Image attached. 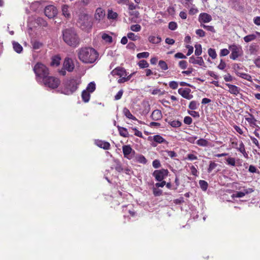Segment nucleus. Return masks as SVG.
Segmentation results:
<instances>
[{
    "label": "nucleus",
    "instance_id": "nucleus-1",
    "mask_svg": "<svg viewBox=\"0 0 260 260\" xmlns=\"http://www.w3.org/2000/svg\"><path fill=\"white\" fill-rule=\"evenodd\" d=\"M62 39L68 46L76 48L80 43V39L77 30L73 27L63 29L62 30Z\"/></svg>",
    "mask_w": 260,
    "mask_h": 260
},
{
    "label": "nucleus",
    "instance_id": "nucleus-2",
    "mask_svg": "<svg viewBox=\"0 0 260 260\" xmlns=\"http://www.w3.org/2000/svg\"><path fill=\"white\" fill-rule=\"evenodd\" d=\"M77 52L79 59L84 63H92L99 57L98 52L90 47L81 48Z\"/></svg>",
    "mask_w": 260,
    "mask_h": 260
},
{
    "label": "nucleus",
    "instance_id": "nucleus-3",
    "mask_svg": "<svg viewBox=\"0 0 260 260\" xmlns=\"http://www.w3.org/2000/svg\"><path fill=\"white\" fill-rule=\"evenodd\" d=\"M80 83V81L77 78L64 80L59 91L66 95H71L76 91Z\"/></svg>",
    "mask_w": 260,
    "mask_h": 260
},
{
    "label": "nucleus",
    "instance_id": "nucleus-4",
    "mask_svg": "<svg viewBox=\"0 0 260 260\" xmlns=\"http://www.w3.org/2000/svg\"><path fill=\"white\" fill-rule=\"evenodd\" d=\"M33 70L36 75V79L38 82H42L45 78L49 75L48 68L42 63H37L34 66Z\"/></svg>",
    "mask_w": 260,
    "mask_h": 260
},
{
    "label": "nucleus",
    "instance_id": "nucleus-5",
    "mask_svg": "<svg viewBox=\"0 0 260 260\" xmlns=\"http://www.w3.org/2000/svg\"><path fill=\"white\" fill-rule=\"evenodd\" d=\"M46 87L51 89L57 88L60 83V80L54 76H49V75L45 78L44 80L41 82Z\"/></svg>",
    "mask_w": 260,
    "mask_h": 260
},
{
    "label": "nucleus",
    "instance_id": "nucleus-6",
    "mask_svg": "<svg viewBox=\"0 0 260 260\" xmlns=\"http://www.w3.org/2000/svg\"><path fill=\"white\" fill-rule=\"evenodd\" d=\"M82 29H88L91 27L92 23L88 15L83 14L79 17L78 22Z\"/></svg>",
    "mask_w": 260,
    "mask_h": 260
},
{
    "label": "nucleus",
    "instance_id": "nucleus-7",
    "mask_svg": "<svg viewBox=\"0 0 260 260\" xmlns=\"http://www.w3.org/2000/svg\"><path fill=\"white\" fill-rule=\"evenodd\" d=\"M229 48L231 51V59L236 60L242 55V47L240 45L233 44L229 46Z\"/></svg>",
    "mask_w": 260,
    "mask_h": 260
},
{
    "label": "nucleus",
    "instance_id": "nucleus-8",
    "mask_svg": "<svg viewBox=\"0 0 260 260\" xmlns=\"http://www.w3.org/2000/svg\"><path fill=\"white\" fill-rule=\"evenodd\" d=\"M58 11L56 7L52 5H49L45 7L44 13L49 18H53L57 15Z\"/></svg>",
    "mask_w": 260,
    "mask_h": 260
},
{
    "label": "nucleus",
    "instance_id": "nucleus-9",
    "mask_svg": "<svg viewBox=\"0 0 260 260\" xmlns=\"http://www.w3.org/2000/svg\"><path fill=\"white\" fill-rule=\"evenodd\" d=\"M253 189L251 188H244L242 191H235L232 195L233 199L235 198H242L246 194L251 193L253 191Z\"/></svg>",
    "mask_w": 260,
    "mask_h": 260
},
{
    "label": "nucleus",
    "instance_id": "nucleus-10",
    "mask_svg": "<svg viewBox=\"0 0 260 260\" xmlns=\"http://www.w3.org/2000/svg\"><path fill=\"white\" fill-rule=\"evenodd\" d=\"M178 93L184 98L190 100L193 98V95L190 94L191 89L189 88H180L178 90Z\"/></svg>",
    "mask_w": 260,
    "mask_h": 260
},
{
    "label": "nucleus",
    "instance_id": "nucleus-11",
    "mask_svg": "<svg viewBox=\"0 0 260 260\" xmlns=\"http://www.w3.org/2000/svg\"><path fill=\"white\" fill-rule=\"evenodd\" d=\"M169 173L167 169H161L159 170H155L153 173V176L155 179H164V177L168 175Z\"/></svg>",
    "mask_w": 260,
    "mask_h": 260
},
{
    "label": "nucleus",
    "instance_id": "nucleus-12",
    "mask_svg": "<svg viewBox=\"0 0 260 260\" xmlns=\"http://www.w3.org/2000/svg\"><path fill=\"white\" fill-rule=\"evenodd\" d=\"M64 68L69 72H72L74 69V64L71 58H66L63 62Z\"/></svg>",
    "mask_w": 260,
    "mask_h": 260
},
{
    "label": "nucleus",
    "instance_id": "nucleus-13",
    "mask_svg": "<svg viewBox=\"0 0 260 260\" xmlns=\"http://www.w3.org/2000/svg\"><path fill=\"white\" fill-rule=\"evenodd\" d=\"M111 74L114 76L115 75L119 76V77L126 76L127 73L126 70L121 67H117L111 72Z\"/></svg>",
    "mask_w": 260,
    "mask_h": 260
},
{
    "label": "nucleus",
    "instance_id": "nucleus-14",
    "mask_svg": "<svg viewBox=\"0 0 260 260\" xmlns=\"http://www.w3.org/2000/svg\"><path fill=\"white\" fill-rule=\"evenodd\" d=\"M189 62L192 64H199V66L206 67V66H205L204 61L202 57L197 56L196 57L193 55L189 57Z\"/></svg>",
    "mask_w": 260,
    "mask_h": 260
},
{
    "label": "nucleus",
    "instance_id": "nucleus-15",
    "mask_svg": "<svg viewBox=\"0 0 260 260\" xmlns=\"http://www.w3.org/2000/svg\"><path fill=\"white\" fill-rule=\"evenodd\" d=\"M105 16V12L102 8H98L96 9L94 14V18L96 20L100 22Z\"/></svg>",
    "mask_w": 260,
    "mask_h": 260
},
{
    "label": "nucleus",
    "instance_id": "nucleus-16",
    "mask_svg": "<svg viewBox=\"0 0 260 260\" xmlns=\"http://www.w3.org/2000/svg\"><path fill=\"white\" fill-rule=\"evenodd\" d=\"M199 19L200 22L208 23L212 20V17L207 13H202L200 14Z\"/></svg>",
    "mask_w": 260,
    "mask_h": 260
},
{
    "label": "nucleus",
    "instance_id": "nucleus-17",
    "mask_svg": "<svg viewBox=\"0 0 260 260\" xmlns=\"http://www.w3.org/2000/svg\"><path fill=\"white\" fill-rule=\"evenodd\" d=\"M162 116L161 111L158 109L154 110L151 115V119L154 121L161 119Z\"/></svg>",
    "mask_w": 260,
    "mask_h": 260
},
{
    "label": "nucleus",
    "instance_id": "nucleus-18",
    "mask_svg": "<svg viewBox=\"0 0 260 260\" xmlns=\"http://www.w3.org/2000/svg\"><path fill=\"white\" fill-rule=\"evenodd\" d=\"M225 85L229 87V91L231 93L237 95L239 93L240 88L238 86L229 83L225 84Z\"/></svg>",
    "mask_w": 260,
    "mask_h": 260
},
{
    "label": "nucleus",
    "instance_id": "nucleus-19",
    "mask_svg": "<svg viewBox=\"0 0 260 260\" xmlns=\"http://www.w3.org/2000/svg\"><path fill=\"white\" fill-rule=\"evenodd\" d=\"M123 112L124 115L127 118L131 119H133V120H137V121H138L140 123H142V122L141 121L138 120L134 116H133L131 114V112L129 111V110L127 108H123Z\"/></svg>",
    "mask_w": 260,
    "mask_h": 260
},
{
    "label": "nucleus",
    "instance_id": "nucleus-20",
    "mask_svg": "<svg viewBox=\"0 0 260 260\" xmlns=\"http://www.w3.org/2000/svg\"><path fill=\"white\" fill-rule=\"evenodd\" d=\"M153 140L156 143L158 144L168 143V142L165 139H164L161 136L158 135L154 136L153 137Z\"/></svg>",
    "mask_w": 260,
    "mask_h": 260
},
{
    "label": "nucleus",
    "instance_id": "nucleus-21",
    "mask_svg": "<svg viewBox=\"0 0 260 260\" xmlns=\"http://www.w3.org/2000/svg\"><path fill=\"white\" fill-rule=\"evenodd\" d=\"M81 97L84 102L87 103L89 102L90 98V93L87 90H84L82 92Z\"/></svg>",
    "mask_w": 260,
    "mask_h": 260
},
{
    "label": "nucleus",
    "instance_id": "nucleus-22",
    "mask_svg": "<svg viewBox=\"0 0 260 260\" xmlns=\"http://www.w3.org/2000/svg\"><path fill=\"white\" fill-rule=\"evenodd\" d=\"M217 167V164H216L214 161H211L210 162L209 166L208 169V172L209 173H211L212 172H216V171H217L218 170V169L216 168Z\"/></svg>",
    "mask_w": 260,
    "mask_h": 260
},
{
    "label": "nucleus",
    "instance_id": "nucleus-23",
    "mask_svg": "<svg viewBox=\"0 0 260 260\" xmlns=\"http://www.w3.org/2000/svg\"><path fill=\"white\" fill-rule=\"evenodd\" d=\"M124 157L128 158V155L132 152V148L129 145H124L122 147Z\"/></svg>",
    "mask_w": 260,
    "mask_h": 260
},
{
    "label": "nucleus",
    "instance_id": "nucleus-24",
    "mask_svg": "<svg viewBox=\"0 0 260 260\" xmlns=\"http://www.w3.org/2000/svg\"><path fill=\"white\" fill-rule=\"evenodd\" d=\"M117 128L120 136L125 138L128 137L129 135L126 128L120 126H118Z\"/></svg>",
    "mask_w": 260,
    "mask_h": 260
},
{
    "label": "nucleus",
    "instance_id": "nucleus-25",
    "mask_svg": "<svg viewBox=\"0 0 260 260\" xmlns=\"http://www.w3.org/2000/svg\"><path fill=\"white\" fill-rule=\"evenodd\" d=\"M235 73L238 76H239L243 79H246L249 81H250L251 80V77L249 74H247L246 73H241L238 71H235Z\"/></svg>",
    "mask_w": 260,
    "mask_h": 260
},
{
    "label": "nucleus",
    "instance_id": "nucleus-26",
    "mask_svg": "<svg viewBox=\"0 0 260 260\" xmlns=\"http://www.w3.org/2000/svg\"><path fill=\"white\" fill-rule=\"evenodd\" d=\"M248 113V115L250 116V117H246L245 120L250 125H256V119L254 118V116L252 114L249 113Z\"/></svg>",
    "mask_w": 260,
    "mask_h": 260
},
{
    "label": "nucleus",
    "instance_id": "nucleus-27",
    "mask_svg": "<svg viewBox=\"0 0 260 260\" xmlns=\"http://www.w3.org/2000/svg\"><path fill=\"white\" fill-rule=\"evenodd\" d=\"M13 46L14 50L18 53H20L22 52L23 48L22 46L18 42H13Z\"/></svg>",
    "mask_w": 260,
    "mask_h": 260
},
{
    "label": "nucleus",
    "instance_id": "nucleus-28",
    "mask_svg": "<svg viewBox=\"0 0 260 260\" xmlns=\"http://www.w3.org/2000/svg\"><path fill=\"white\" fill-rule=\"evenodd\" d=\"M149 41L153 44H158L161 41L160 37L150 36L148 38Z\"/></svg>",
    "mask_w": 260,
    "mask_h": 260
},
{
    "label": "nucleus",
    "instance_id": "nucleus-29",
    "mask_svg": "<svg viewBox=\"0 0 260 260\" xmlns=\"http://www.w3.org/2000/svg\"><path fill=\"white\" fill-rule=\"evenodd\" d=\"M118 17V14L113 12L112 10H108L107 17L109 19H115Z\"/></svg>",
    "mask_w": 260,
    "mask_h": 260
},
{
    "label": "nucleus",
    "instance_id": "nucleus-30",
    "mask_svg": "<svg viewBox=\"0 0 260 260\" xmlns=\"http://www.w3.org/2000/svg\"><path fill=\"white\" fill-rule=\"evenodd\" d=\"M166 121L168 122L173 127H180L182 124L181 121L179 120L168 121V119H166Z\"/></svg>",
    "mask_w": 260,
    "mask_h": 260
},
{
    "label": "nucleus",
    "instance_id": "nucleus-31",
    "mask_svg": "<svg viewBox=\"0 0 260 260\" xmlns=\"http://www.w3.org/2000/svg\"><path fill=\"white\" fill-rule=\"evenodd\" d=\"M136 160L141 164H145L147 162V159L146 158L141 154H139L136 156Z\"/></svg>",
    "mask_w": 260,
    "mask_h": 260
},
{
    "label": "nucleus",
    "instance_id": "nucleus-32",
    "mask_svg": "<svg viewBox=\"0 0 260 260\" xmlns=\"http://www.w3.org/2000/svg\"><path fill=\"white\" fill-rule=\"evenodd\" d=\"M98 145L105 150H108L110 149V145L108 142L100 141L98 144Z\"/></svg>",
    "mask_w": 260,
    "mask_h": 260
},
{
    "label": "nucleus",
    "instance_id": "nucleus-33",
    "mask_svg": "<svg viewBox=\"0 0 260 260\" xmlns=\"http://www.w3.org/2000/svg\"><path fill=\"white\" fill-rule=\"evenodd\" d=\"M95 89V84L93 82L89 83L86 88V90L88 92L92 93Z\"/></svg>",
    "mask_w": 260,
    "mask_h": 260
},
{
    "label": "nucleus",
    "instance_id": "nucleus-34",
    "mask_svg": "<svg viewBox=\"0 0 260 260\" xmlns=\"http://www.w3.org/2000/svg\"><path fill=\"white\" fill-rule=\"evenodd\" d=\"M69 7L68 6L66 5H64L62 6V14L66 17H69L70 16V14L69 12Z\"/></svg>",
    "mask_w": 260,
    "mask_h": 260
},
{
    "label": "nucleus",
    "instance_id": "nucleus-35",
    "mask_svg": "<svg viewBox=\"0 0 260 260\" xmlns=\"http://www.w3.org/2000/svg\"><path fill=\"white\" fill-rule=\"evenodd\" d=\"M195 51L194 54L196 56H199L202 53V46L200 44H197L194 46Z\"/></svg>",
    "mask_w": 260,
    "mask_h": 260
},
{
    "label": "nucleus",
    "instance_id": "nucleus-36",
    "mask_svg": "<svg viewBox=\"0 0 260 260\" xmlns=\"http://www.w3.org/2000/svg\"><path fill=\"white\" fill-rule=\"evenodd\" d=\"M152 190L153 194L155 197L160 196L162 194V191L155 186H153Z\"/></svg>",
    "mask_w": 260,
    "mask_h": 260
},
{
    "label": "nucleus",
    "instance_id": "nucleus-37",
    "mask_svg": "<svg viewBox=\"0 0 260 260\" xmlns=\"http://www.w3.org/2000/svg\"><path fill=\"white\" fill-rule=\"evenodd\" d=\"M36 22L38 25L42 26L43 27H46L47 26L48 24L46 20H45L43 18L39 17L36 19Z\"/></svg>",
    "mask_w": 260,
    "mask_h": 260
},
{
    "label": "nucleus",
    "instance_id": "nucleus-38",
    "mask_svg": "<svg viewBox=\"0 0 260 260\" xmlns=\"http://www.w3.org/2000/svg\"><path fill=\"white\" fill-rule=\"evenodd\" d=\"M200 104L195 101H192L190 102L189 105V108L191 110H194L198 108V106Z\"/></svg>",
    "mask_w": 260,
    "mask_h": 260
},
{
    "label": "nucleus",
    "instance_id": "nucleus-39",
    "mask_svg": "<svg viewBox=\"0 0 260 260\" xmlns=\"http://www.w3.org/2000/svg\"><path fill=\"white\" fill-rule=\"evenodd\" d=\"M199 184L203 190L205 191L207 190L208 184L206 181L204 180H200Z\"/></svg>",
    "mask_w": 260,
    "mask_h": 260
},
{
    "label": "nucleus",
    "instance_id": "nucleus-40",
    "mask_svg": "<svg viewBox=\"0 0 260 260\" xmlns=\"http://www.w3.org/2000/svg\"><path fill=\"white\" fill-rule=\"evenodd\" d=\"M256 36L255 35L251 34L247 35L244 37V40L245 42H249L255 39Z\"/></svg>",
    "mask_w": 260,
    "mask_h": 260
},
{
    "label": "nucleus",
    "instance_id": "nucleus-41",
    "mask_svg": "<svg viewBox=\"0 0 260 260\" xmlns=\"http://www.w3.org/2000/svg\"><path fill=\"white\" fill-rule=\"evenodd\" d=\"M60 58L59 57L55 56L52 58V61H51L50 64L51 66H57L60 63Z\"/></svg>",
    "mask_w": 260,
    "mask_h": 260
},
{
    "label": "nucleus",
    "instance_id": "nucleus-42",
    "mask_svg": "<svg viewBox=\"0 0 260 260\" xmlns=\"http://www.w3.org/2000/svg\"><path fill=\"white\" fill-rule=\"evenodd\" d=\"M31 44L33 49L36 50L40 49L43 46L42 43L37 41L31 42Z\"/></svg>",
    "mask_w": 260,
    "mask_h": 260
},
{
    "label": "nucleus",
    "instance_id": "nucleus-43",
    "mask_svg": "<svg viewBox=\"0 0 260 260\" xmlns=\"http://www.w3.org/2000/svg\"><path fill=\"white\" fill-rule=\"evenodd\" d=\"M209 55L212 58L215 59L216 58L217 54L214 49L209 48L208 50Z\"/></svg>",
    "mask_w": 260,
    "mask_h": 260
},
{
    "label": "nucleus",
    "instance_id": "nucleus-44",
    "mask_svg": "<svg viewBox=\"0 0 260 260\" xmlns=\"http://www.w3.org/2000/svg\"><path fill=\"white\" fill-rule=\"evenodd\" d=\"M139 67L141 69L146 68L149 67V63L145 60H141L138 63Z\"/></svg>",
    "mask_w": 260,
    "mask_h": 260
},
{
    "label": "nucleus",
    "instance_id": "nucleus-45",
    "mask_svg": "<svg viewBox=\"0 0 260 260\" xmlns=\"http://www.w3.org/2000/svg\"><path fill=\"white\" fill-rule=\"evenodd\" d=\"M102 39L106 42L111 43L112 42V38L111 36L108 35L107 34H103L102 36Z\"/></svg>",
    "mask_w": 260,
    "mask_h": 260
},
{
    "label": "nucleus",
    "instance_id": "nucleus-46",
    "mask_svg": "<svg viewBox=\"0 0 260 260\" xmlns=\"http://www.w3.org/2000/svg\"><path fill=\"white\" fill-rule=\"evenodd\" d=\"M127 37L128 39L132 41H136L140 39V37L133 32H129L127 35Z\"/></svg>",
    "mask_w": 260,
    "mask_h": 260
},
{
    "label": "nucleus",
    "instance_id": "nucleus-47",
    "mask_svg": "<svg viewBox=\"0 0 260 260\" xmlns=\"http://www.w3.org/2000/svg\"><path fill=\"white\" fill-rule=\"evenodd\" d=\"M158 66L162 70H167L168 69L167 64L164 60H160L158 62Z\"/></svg>",
    "mask_w": 260,
    "mask_h": 260
},
{
    "label": "nucleus",
    "instance_id": "nucleus-48",
    "mask_svg": "<svg viewBox=\"0 0 260 260\" xmlns=\"http://www.w3.org/2000/svg\"><path fill=\"white\" fill-rule=\"evenodd\" d=\"M225 160L226 161V163L229 165H231L232 166H235V159L233 157H228L225 159Z\"/></svg>",
    "mask_w": 260,
    "mask_h": 260
},
{
    "label": "nucleus",
    "instance_id": "nucleus-49",
    "mask_svg": "<svg viewBox=\"0 0 260 260\" xmlns=\"http://www.w3.org/2000/svg\"><path fill=\"white\" fill-rule=\"evenodd\" d=\"M141 29V26L139 24H134L131 26V30L133 31L138 32L140 31Z\"/></svg>",
    "mask_w": 260,
    "mask_h": 260
},
{
    "label": "nucleus",
    "instance_id": "nucleus-50",
    "mask_svg": "<svg viewBox=\"0 0 260 260\" xmlns=\"http://www.w3.org/2000/svg\"><path fill=\"white\" fill-rule=\"evenodd\" d=\"M197 144L200 146H206L208 144V141L203 139H200L197 141Z\"/></svg>",
    "mask_w": 260,
    "mask_h": 260
},
{
    "label": "nucleus",
    "instance_id": "nucleus-51",
    "mask_svg": "<svg viewBox=\"0 0 260 260\" xmlns=\"http://www.w3.org/2000/svg\"><path fill=\"white\" fill-rule=\"evenodd\" d=\"M149 55V53L147 52H144L137 54V57L139 58H147Z\"/></svg>",
    "mask_w": 260,
    "mask_h": 260
},
{
    "label": "nucleus",
    "instance_id": "nucleus-52",
    "mask_svg": "<svg viewBox=\"0 0 260 260\" xmlns=\"http://www.w3.org/2000/svg\"><path fill=\"white\" fill-rule=\"evenodd\" d=\"M168 27L172 30H175L177 27V24L175 22L171 21L169 23Z\"/></svg>",
    "mask_w": 260,
    "mask_h": 260
},
{
    "label": "nucleus",
    "instance_id": "nucleus-53",
    "mask_svg": "<svg viewBox=\"0 0 260 260\" xmlns=\"http://www.w3.org/2000/svg\"><path fill=\"white\" fill-rule=\"evenodd\" d=\"M169 85L170 87L173 89H175L177 88L178 86V83L176 81H171L170 82Z\"/></svg>",
    "mask_w": 260,
    "mask_h": 260
},
{
    "label": "nucleus",
    "instance_id": "nucleus-54",
    "mask_svg": "<svg viewBox=\"0 0 260 260\" xmlns=\"http://www.w3.org/2000/svg\"><path fill=\"white\" fill-rule=\"evenodd\" d=\"M179 66L182 69H185L187 68V62L185 60H181L179 62Z\"/></svg>",
    "mask_w": 260,
    "mask_h": 260
},
{
    "label": "nucleus",
    "instance_id": "nucleus-55",
    "mask_svg": "<svg viewBox=\"0 0 260 260\" xmlns=\"http://www.w3.org/2000/svg\"><path fill=\"white\" fill-rule=\"evenodd\" d=\"M197 159H198L197 156L194 155L193 154H187L186 157L185 158V159H188L190 160H197Z\"/></svg>",
    "mask_w": 260,
    "mask_h": 260
},
{
    "label": "nucleus",
    "instance_id": "nucleus-56",
    "mask_svg": "<svg viewBox=\"0 0 260 260\" xmlns=\"http://www.w3.org/2000/svg\"><path fill=\"white\" fill-rule=\"evenodd\" d=\"M188 113L189 114H190L191 116L194 117L198 118L200 117V114L199 112L193 111L192 110L191 111H188Z\"/></svg>",
    "mask_w": 260,
    "mask_h": 260
},
{
    "label": "nucleus",
    "instance_id": "nucleus-57",
    "mask_svg": "<svg viewBox=\"0 0 260 260\" xmlns=\"http://www.w3.org/2000/svg\"><path fill=\"white\" fill-rule=\"evenodd\" d=\"M225 67H226L225 62L222 59H221L220 62L217 68L219 70H223L225 69Z\"/></svg>",
    "mask_w": 260,
    "mask_h": 260
},
{
    "label": "nucleus",
    "instance_id": "nucleus-58",
    "mask_svg": "<svg viewBox=\"0 0 260 260\" xmlns=\"http://www.w3.org/2000/svg\"><path fill=\"white\" fill-rule=\"evenodd\" d=\"M123 91L122 89L120 90L116 94L114 97L115 100H118L120 99L122 96Z\"/></svg>",
    "mask_w": 260,
    "mask_h": 260
},
{
    "label": "nucleus",
    "instance_id": "nucleus-59",
    "mask_svg": "<svg viewBox=\"0 0 260 260\" xmlns=\"http://www.w3.org/2000/svg\"><path fill=\"white\" fill-rule=\"evenodd\" d=\"M184 123L186 124H190L192 123V118L189 116H186L184 118Z\"/></svg>",
    "mask_w": 260,
    "mask_h": 260
},
{
    "label": "nucleus",
    "instance_id": "nucleus-60",
    "mask_svg": "<svg viewBox=\"0 0 260 260\" xmlns=\"http://www.w3.org/2000/svg\"><path fill=\"white\" fill-rule=\"evenodd\" d=\"M152 166L154 168H158L160 166V163L159 160L155 159L152 162Z\"/></svg>",
    "mask_w": 260,
    "mask_h": 260
},
{
    "label": "nucleus",
    "instance_id": "nucleus-61",
    "mask_svg": "<svg viewBox=\"0 0 260 260\" xmlns=\"http://www.w3.org/2000/svg\"><path fill=\"white\" fill-rule=\"evenodd\" d=\"M230 51L227 49H222L220 50V56H224L229 54Z\"/></svg>",
    "mask_w": 260,
    "mask_h": 260
},
{
    "label": "nucleus",
    "instance_id": "nucleus-62",
    "mask_svg": "<svg viewBox=\"0 0 260 260\" xmlns=\"http://www.w3.org/2000/svg\"><path fill=\"white\" fill-rule=\"evenodd\" d=\"M196 34L201 37H203L205 36V31L201 29H197L196 30Z\"/></svg>",
    "mask_w": 260,
    "mask_h": 260
},
{
    "label": "nucleus",
    "instance_id": "nucleus-63",
    "mask_svg": "<svg viewBox=\"0 0 260 260\" xmlns=\"http://www.w3.org/2000/svg\"><path fill=\"white\" fill-rule=\"evenodd\" d=\"M140 7L138 5H135L133 3H131L128 5V9L129 10H134L136 9H139Z\"/></svg>",
    "mask_w": 260,
    "mask_h": 260
},
{
    "label": "nucleus",
    "instance_id": "nucleus-64",
    "mask_svg": "<svg viewBox=\"0 0 260 260\" xmlns=\"http://www.w3.org/2000/svg\"><path fill=\"white\" fill-rule=\"evenodd\" d=\"M166 152L168 153V156L171 158L175 157L177 156L176 153L174 151L167 150Z\"/></svg>",
    "mask_w": 260,
    "mask_h": 260
}]
</instances>
